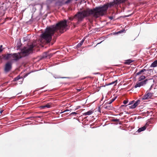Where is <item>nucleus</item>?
Returning a JSON list of instances; mask_svg holds the SVG:
<instances>
[{"label":"nucleus","mask_w":157,"mask_h":157,"mask_svg":"<svg viewBox=\"0 0 157 157\" xmlns=\"http://www.w3.org/2000/svg\"><path fill=\"white\" fill-rule=\"evenodd\" d=\"M125 2V0H113V2L107 3L102 6L95 7L93 9H87L82 11L78 12L74 16V18L77 21L73 24L74 27L79 24L84 20V18L92 15L95 17L97 18L100 16L104 15L109 7H111L115 5H118Z\"/></svg>","instance_id":"obj_1"},{"label":"nucleus","mask_w":157,"mask_h":157,"mask_svg":"<svg viewBox=\"0 0 157 157\" xmlns=\"http://www.w3.org/2000/svg\"><path fill=\"white\" fill-rule=\"evenodd\" d=\"M67 21L66 20L62 21L56 24V25L47 27L44 32L40 36L41 40L45 41L47 43H49L52 38V36L55 33L59 32L63 33L66 30L67 26Z\"/></svg>","instance_id":"obj_2"},{"label":"nucleus","mask_w":157,"mask_h":157,"mask_svg":"<svg viewBox=\"0 0 157 157\" xmlns=\"http://www.w3.org/2000/svg\"><path fill=\"white\" fill-rule=\"evenodd\" d=\"M34 46L35 45L33 44L28 47H24L21 50V53L22 55L24 56L28 55L32 52Z\"/></svg>","instance_id":"obj_3"},{"label":"nucleus","mask_w":157,"mask_h":157,"mask_svg":"<svg viewBox=\"0 0 157 157\" xmlns=\"http://www.w3.org/2000/svg\"><path fill=\"white\" fill-rule=\"evenodd\" d=\"M12 68V63L11 62H7L5 65L4 68V71L6 73H7L10 71Z\"/></svg>","instance_id":"obj_4"},{"label":"nucleus","mask_w":157,"mask_h":157,"mask_svg":"<svg viewBox=\"0 0 157 157\" xmlns=\"http://www.w3.org/2000/svg\"><path fill=\"white\" fill-rule=\"evenodd\" d=\"M21 58L22 57L20 55L19 53H13L12 58V60L16 62Z\"/></svg>","instance_id":"obj_5"},{"label":"nucleus","mask_w":157,"mask_h":157,"mask_svg":"<svg viewBox=\"0 0 157 157\" xmlns=\"http://www.w3.org/2000/svg\"><path fill=\"white\" fill-rule=\"evenodd\" d=\"M13 54H4L2 55L3 58L6 60H8L10 59H12V57Z\"/></svg>","instance_id":"obj_6"},{"label":"nucleus","mask_w":157,"mask_h":157,"mask_svg":"<svg viewBox=\"0 0 157 157\" xmlns=\"http://www.w3.org/2000/svg\"><path fill=\"white\" fill-rule=\"evenodd\" d=\"M153 95V93L148 92L146 94L144 95L142 98V100H146L148 98H151Z\"/></svg>","instance_id":"obj_7"},{"label":"nucleus","mask_w":157,"mask_h":157,"mask_svg":"<svg viewBox=\"0 0 157 157\" xmlns=\"http://www.w3.org/2000/svg\"><path fill=\"white\" fill-rule=\"evenodd\" d=\"M140 101L139 100H137L133 105L129 106L130 109H133L136 108L140 103Z\"/></svg>","instance_id":"obj_8"},{"label":"nucleus","mask_w":157,"mask_h":157,"mask_svg":"<svg viewBox=\"0 0 157 157\" xmlns=\"http://www.w3.org/2000/svg\"><path fill=\"white\" fill-rule=\"evenodd\" d=\"M148 125V124H147V123H146L144 126L139 128L137 130V131L138 132H141L144 131L146 129V127Z\"/></svg>","instance_id":"obj_9"},{"label":"nucleus","mask_w":157,"mask_h":157,"mask_svg":"<svg viewBox=\"0 0 157 157\" xmlns=\"http://www.w3.org/2000/svg\"><path fill=\"white\" fill-rule=\"evenodd\" d=\"M157 66V60L153 62L150 66V67H155Z\"/></svg>","instance_id":"obj_10"},{"label":"nucleus","mask_w":157,"mask_h":157,"mask_svg":"<svg viewBox=\"0 0 157 157\" xmlns=\"http://www.w3.org/2000/svg\"><path fill=\"white\" fill-rule=\"evenodd\" d=\"M147 80H148L147 79H146L144 81L139 82V83H140L141 86H143L146 84Z\"/></svg>","instance_id":"obj_11"},{"label":"nucleus","mask_w":157,"mask_h":157,"mask_svg":"<svg viewBox=\"0 0 157 157\" xmlns=\"http://www.w3.org/2000/svg\"><path fill=\"white\" fill-rule=\"evenodd\" d=\"M93 113V111L90 110L83 113V115L84 116L90 115L91 114Z\"/></svg>","instance_id":"obj_12"},{"label":"nucleus","mask_w":157,"mask_h":157,"mask_svg":"<svg viewBox=\"0 0 157 157\" xmlns=\"http://www.w3.org/2000/svg\"><path fill=\"white\" fill-rule=\"evenodd\" d=\"M117 80H116L115 81L113 82H111V83H108V84H106L105 86H109V85H113V84L114 83H115V84L114 85V86H116V84H117Z\"/></svg>","instance_id":"obj_13"},{"label":"nucleus","mask_w":157,"mask_h":157,"mask_svg":"<svg viewBox=\"0 0 157 157\" xmlns=\"http://www.w3.org/2000/svg\"><path fill=\"white\" fill-rule=\"evenodd\" d=\"M84 40H82L76 46V48H78L81 46L83 44V42H84Z\"/></svg>","instance_id":"obj_14"},{"label":"nucleus","mask_w":157,"mask_h":157,"mask_svg":"<svg viewBox=\"0 0 157 157\" xmlns=\"http://www.w3.org/2000/svg\"><path fill=\"white\" fill-rule=\"evenodd\" d=\"M51 107V106L50 105L49 103H48L45 105L42 106L40 107L43 109H44L45 107H47L49 108H50Z\"/></svg>","instance_id":"obj_15"},{"label":"nucleus","mask_w":157,"mask_h":157,"mask_svg":"<svg viewBox=\"0 0 157 157\" xmlns=\"http://www.w3.org/2000/svg\"><path fill=\"white\" fill-rule=\"evenodd\" d=\"M134 61L131 59H128L126 61L125 63L126 64L129 65Z\"/></svg>","instance_id":"obj_16"},{"label":"nucleus","mask_w":157,"mask_h":157,"mask_svg":"<svg viewBox=\"0 0 157 157\" xmlns=\"http://www.w3.org/2000/svg\"><path fill=\"white\" fill-rule=\"evenodd\" d=\"M146 70L145 69H142L140 71H139V72H137L136 74V75H139L141 73L144 72V71H146Z\"/></svg>","instance_id":"obj_17"},{"label":"nucleus","mask_w":157,"mask_h":157,"mask_svg":"<svg viewBox=\"0 0 157 157\" xmlns=\"http://www.w3.org/2000/svg\"><path fill=\"white\" fill-rule=\"evenodd\" d=\"M117 98V97H115V98H113L109 102H107L106 103L107 104H110L112 103L113 101H114Z\"/></svg>","instance_id":"obj_18"},{"label":"nucleus","mask_w":157,"mask_h":157,"mask_svg":"<svg viewBox=\"0 0 157 157\" xmlns=\"http://www.w3.org/2000/svg\"><path fill=\"white\" fill-rule=\"evenodd\" d=\"M145 78V76L144 75H142L140 77V78H139V81H140L142 80H144Z\"/></svg>","instance_id":"obj_19"},{"label":"nucleus","mask_w":157,"mask_h":157,"mask_svg":"<svg viewBox=\"0 0 157 157\" xmlns=\"http://www.w3.org/2000/svg\"><path fill=\"white\" fill-rule=\"evenodd\" d=\"M103 107L105 109H106L108 110H110L111 108V106H109V105H108V106L106 105L105 106V105H103Z\"/></svg>","instance_id":"obj_20"},{"label":"nucleus","mask_w":157,"mask_h":157,"mask_svg":"<svg viewBox=\"0 0 157 157\" xmlns=\"http://www.w3.org/2000/svg\"><path fill=\"white\" fill-rule=\"evenodd\" d=\"M141 86L139 82H137L136 85L134 86V88H136L138 87H140Z\"/></svg>","instance_id":"obj_21"},{"label":"nucleus","mask_w":157,"mask_h":157,"mask_svg":"<svg viewBox=\"0 0 157 157\" xmlns=\"http://www.w3.org/2000/svg\"><path fill=\"white\" fill-rule=\"evenodd\" d=\"M55 0H47L46 1V3L48 5H49Z\"/></svg>","instance_id":"obj_22"},{"label":"nucleus","mask_w":157,"mask_h":157,"mask_svg":"<svg viewBox=\"0 0 157 157\" xmlns=\"http://www.w3.org/2000/svg\"><path fill=\"white\" fill-rule=\"evenodd\" d=\"M132 14H130L129 15H127L122 16H121V17L123 18H125L126 17H129L130 16H132Z\"/></svg>","instance_id":"obj_23"},{"label":"nucleus","mask_w":157,"mask_h":157,"mask_svg":"<svg viewBox=\"0 0 157 157\" xmlns=\"http://www.w3.org/2000/svg\"><path fill=\"white\" fill-rule=\"evenodd\" d=\"M20 76H18L16 77L15 78H14V81H16L17 80H18L20 79Z\"/></svg>","instance_id":"obj_24"},{"label":"nucleus","mask_w":157,"mask_h":157,"mask_svg":"<svg viewBox=\"0 0 157 157\" xmlns=\"http://www.w3.org/2000/svg\"><path fill=\"white\" fill-rule=\"evenodd\" d=\"M77 114V113L75 112H73L71 113L70 114V116H75Z\"/></svg>","instance_id":"obj_25"},{"label":"nucleus","mask_w":157,"mask_h":157,"mask_svg":"<svg viewBox=\"0 0 157 157\" xmlns=\"http://www.w3.org/2000/svg\"><path fill=\"white\" fill-rule=\"evenodd\" d=\"M72 0H67V1H66L64 3V4H67L69 3H70Z\"/></svg>","instance_id":"obj_26"},{"label":"nucleus","mask_w":157,"mask_h":157,"mask_svg":"<svg viewBox=\"0 0 157 157\" xmlns=\"http://www.w3.org/2000/svg\"><path fill=\"white\" fill-rule=\"evenodd\" d=\"M58 2H60L61 4H64V0H58Z\"/></svg>","instance_id":"obj_27"},{"label":"nucleus","mask_w":157,"mask_h":157,"mask_svg":"<svg viewBox=\"0 0 157 157\" xmlns=\"http://www.w3.org/2000/svg\"><path fill=\"white\" fill-rule=\"evenodd\" d=\"M24 41H27L29 40L27 37L26 36L23 38Z\"/></svg>","instance_id":"obj_28"},{"label":"nucleus","mask_w":157,"mask_h":157,"mask_svg":"<svg viewBox=\"0 0 157 157\" xmlns=\"http://www.w3.org/2000/svg\"><path fill=\"white\" fill-rule=\"evenodd\" d=\"M125 31V30H123V29L121 30L118 31V32H117V34L122 33L124 31Z\"/></svg>","instance_id":"obj_29"},{"label":"nucleus","mask_w":157,"mask_h":157,"mask_svg":"<svg viewBox=\"0 0 157 157\" xmlns=\"http://www.w3.org/2000/svg\"><path fill=\"white\" fill-rule=\"evenodd\" d=\"M128 102V100H124L123 101V103L124 104H127Z\"/></svg>","instance_id":"obj_30"},{"label":"nucleus","mask_w":157,"mask_h":157,"mask_svg":"<svg viewBox=\"0 0 157 157\" xmlns=\"http://www.w3.org/2000/svg\"><path fill=\"white\" fill-rule=\"evenodd\" d=\"M2 51V45H0V52H1Z\"/></svg>","instance_id":"obj_31"},{"label":"nucleus","mask_w":157,"mask_h":157,"mask_svg":"<svg viewBox=\"0 0 157 157\" xmlns=\"http://www.w3.org/2000/svg\"><path fill=\"white\" fill-rule=\"evenodd\" d=\"M134 101H130L129 102V104L128 105H132L134 102Z\"/></svg>","instance_id":"obj_32"},{"label":"nucleus","mask_w":157,"mask_h":157,"mask_svg":"<svg viewBox=\"0 0 157 157\" xmlns=\"http://www.w3.org/2000/svg\"><path fill=\"white\" fill-rule=\"evenodd\" d=\"M113 121H114L118 122V121H119V119H113Z\"/></svg>","instance_id":"obj_33"},{"label":"nucleus","mask_w":157,"mask_h":157,"mask_svg":"<svg viewBox=\"0 0 157 157\" xmlns=\"http://www.w3.org/2000/svg\"><path fill=\"white\" fill-rule=\"evenodd\" d=\"M69 111V110H68V109H67L65 110L64 111L61 112L60 113H64L65 112H67V111Z\"/></svg>","instance_id":"obj_34"},{"label":"nucleus","mask_w":157,"mask_h":157,"mask_svg":"<svg viewBox=\"0 0 157 157\" xmlns=\"http://www.w3.org/2000/svg\"><path fill=\"white\" fill-rule=\"evenodd\" d=\"M152 86H151V87H150V88L147 90V92H149L150 91L151 89H152Z\"/></svg>","instance_id":"obj_35"},{"label":"nucleus","mask_w":157,"mask_h":157,"mask_svg":"<svg viewBox=\"0 0 157 157\" xmlns=\"http://www.w3.org/2000/svg\"><path fill=\"white\" fill-rule=\"evenodd\" d=\"M109 18L111 20H112L113 19V17L112 16H110L109 17Z\"/></svg>","instance_id":"obj_36"},{"label":"nucleus","mask_w":157,"mask_h":157,"mask_svg":"<svg viewBox=\"0 0 157 157\" xmlns=\"http://www.w3.org/2000/svg\"><path fill=\"white\" fill-rule=\"evenodd\" d=\"M73 19H74V18H72L71 17H69V20L71 21H72L73 20Z\"/></svg>","instance_id":"obj_37"},{"label":"nucleus","mask_w":157,"mask_h":157,"mask_svg":"<svg viewBox=\"0 0 157 157\" xmlns=\"http://www.w3.org/2000/svg\"><path fill=\"white\" fill-rule=\"evenodd\" d=\"M128 105H121V107H126V106H127Z\"/></svg>","instance_id":"obj_38"},{"label":"nucleus","mask_w":157,"mask_h":157,"mask_svg":"<svg viewBox=\"0 0 157 157\" xmlns=\"http://www.w3.org/2000/svg\"><path fill=\"white\" fill-rule=\"evenodd\" d=\"M80 106H77V108L75 109V110H77V109H79V108H80Z\"/></svg>","instance_id":"obj_39"},{"label":"nucleus","mask_w":157,"mask_h":157,"mask_svg":"<svg viewBox=\"0 0 157 157\" xmlns=\"http://www.w3.org/2000/svg\"><path fill=\"white\" fill-rule=\"evenodd\" d=\"M3 110H1V111H0V113L2 114V112H3Z\"/></svg>","instance_id":"obj_40"},{"label":"nucleus","mask_w":157,"mask_h":157,"mask_svg":"<svg viewBox=\"0 0 157 157\" xmlns=\"http://www.w3.org/2000/svg\"><path fill=\"white\" fill-rule=\"evenodd\" d=\"M37 117H38V118H40L41 117V116H37Z\"/></svg>","instance_id":"obj_41"},{"label":"nucleus","mask_w":157,"mask_h":157,"mask_svg":"<svg viewBox=\"0 0 157 157\" xmlns=\"http://www.w3.org/2000/svg\"><path fill=\"white\" fill-rule=\"evenodd\" d=\"M102 42V41H101V42H100V43H98L97 44V45H98V44H100L101 43V42Z\"/></svg>","instance_id":"obj_42"},{"label":"nucleus","mask_w":157,"mask_h":157,"mask_svg":"<svg viewBox=\"0 0 157 157\" xmlns=\"http://www.w3.org/2000/svg\"><path fill=\"white\" fill-rule=\"evenodd\" d=\"M54 77L55 78H59L60 77Z\"/></svg>","instance_id":"obj_43"},{"label":"nucleus","mask_w":157,"mask_h":157,"mask_svg":"<svg viewBox=\"0 0 157 157\" xmlns=\"http://www.w3.org/2000/svg\"><path fill=\"white\" fill-rule=\"evenodd\" d=\"M62 78H66V77H63Z\"/></svg>","instance_id":"obj_44"},{"label":"nucleus","mask_w":157,"mask_h":157,"mask_svg":"<svg viewBox=\"0 0 157 157\" xmlns=\"http://www.w3.org/2000/svg\"><path fill=\"white\" fill-rule=\"evenodd\" d=\"M20 94V93L17 94V95H18V94Z\"/></svg>","instance_id":"obj_45"}]
</instances>
